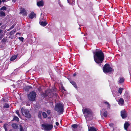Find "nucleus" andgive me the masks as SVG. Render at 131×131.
<instances>
[{"instance_id": "f257e3e1", "label": "nucleus", "mask_w": 131, "mask_h": 131, "mask_svg": "<svg viewBox=\"0 0 131 131\" xmlns=\"http://www.w3.org/2000/svg\"><path fill=\"white\" fill-rule=\"evenodd\" d=\"M93 54L94 61L100 66L104 58V53L101 50H97Z\"/></svg>"}, {"instance_id": "f03ea898", "label": "nucleus", "mask_w": 131, "mask_h": 131, "mask_svg": "<svg viewBox=\"0 0 131 131\" xmlns=\"http://www.w3.org/2000/svg\"><path fill=\"white\" fill-rule=\"evenodd\" d=\"M83 114L86 120L90 121L93 118V114L92 111L90 109L86 108L82 110Z\"/></svg>"}, {"instance_id": "7ed1b4c3", "label": "nucleus", "mask_w": 131, "mask_h": 131, "mask_svg": "<svg viewBox=\"0 0 131 131\" xmlns=\"http://www.w3.org/2000/svg\"><path fill=\"white\" fill-rule=\"evenodd\" d=\"M54 110L58 113L59 115H60L63 113L64 106L62 104L58 103L55 105Z\"/></svg>"}, {"instance_id": "20e7f679", "label": "nucleus", "mask_w": 131, "mask_h": 131, "mask_svg": "<svg viewBox=\"0 0 131 131\" xmlns=\"http://www.w3.org/2000/svg\"><path fill=\"white\" fill-rule=\"evenodd\" d=\"M36 93L34 91H32L28 94L27 96L28 99L30 101H35L36 97Z\"/></svg>"}, {"instance_id": "39448f33", "label": "nucleus", "mask_w": 131, "mask_h": 131, "mask_svg": "<svg viewBox=\"0 0 131 131\" xmlns=\"http://www.w3.org/2000/svg\"><path fill=\"white\" fill-rule=\"evenodd\" d=\"M103 70L105 73H109L112 71V68L110 67L108 64H106L103 67Z\"/></svg>"}, {"instance_id": "423d86ee", "label": "nucleus", "mask_w": 131, "mask_h": 131, "mask_svg": "<svg viewBox=\"0 0 131 131\" xmlns=\"http://www.w3.org/2000/svg\"><path fill=\"white\" fill-rule=\"evenodd\" d=\"M41 125L44 130L47 131L50 130L52 129L53 127L52 125L48 124H42Z\"/></svg>"}, {"instance_id": "0eeeda50", "label": "nucleus", "mask_w": 131, "mask_h": 131, "mask_svg": "<svg viewBox=\"0 0 131 131\" xmlns=\"http://www.w3.org/2000/svg\"><path fill=\"white\" fill-rule=\"evenodd\" d=\"M21 111L22 114L25 117L28 118L31 117V115L30 114L29 111L28 110L25 109L22 107Z\"/></svg>"}, {"instance_id": "6e6552de", "label": "nucleus", "mask_w": 131, "mask_h": 131, "mask_svg": "<svg viewBox=\"0 0 131 131\" xmlns=\"http://www.w3.org/2000/svg\"><path fill=\"white\" fill-rule=\"evenodd\" d=\"M107 112L105 109H103L101 111V117L104 116L105 117H106L107 116Z\"/></svg>"}, {"instance_id": "1a4fd4ad", "label": "nucleus", "mask_w": 131, "mask_h": 131, "mask_svg": "<svg viewBox=\"0 0 131 131\" xmlns=\"http://www.w3.org/2000/svg\"><path fill=\"white\" fill-rule=\"evenodd\" d=\"M121 116L124 119L127 117L126 112L124 110L121 111Z\"/></svg>"}, {"instance_id": "9d476101", "label": "nucleus", "mask_w": 131, "mask_h": 131, "mask_svg": "<svg viewBox=\"0 0 131 131\" xmlns=\"http://www.w3.org/2000/svg\"><path fill=\"white\" fill-rule=\"evenodd\" d=\"M20 13L21 14H23L24 15H27V13L25 10L23 8H22L20 9Z\"/></svg>"}, {"instance_id": "9b49d317", "label": "nucleus", "mask_w": 131, "mask_h": 131, "mask_svg": "<svg viewBox=\"0 0 131 131\" xmlns=\"http://www.w3.org/2000/svg\"><path fill=\"white\" fill-rule=\"evenodd\" d=\"M130 98L129 95L128 93L125 92L124 94V98L126 100H128Z\"/></svg>"}, {"instance_id": "f8f14e48", "label": "nucleus", "mask_w": 131, "mask_h": 131, "mask_svg": "<svg viewBox=\"0 0 131 131\" xmlns=\"http://www.w3.org/2000/svg\"><path fill=\"white\" fill-rule=\"evenodd\" d=\"M37 5L39 6H43V3L42 1H41L39 2H37Z\"/></svg>"}, {"instance_id": "ddd939ff", "label": "nucleus", "mask_w": 131, "mask_h": 131, "mask_svg": "<svg viewBox=\"0 0 131 131\" xmlns=\"http://www.w3.org/2000/svg\"><path fill=\"white\" fill-rule=\"evenodd\" d=\"M39 23L40 25L44 27L46 26L47 24V23L45 21L43 22L41 20L40 21Z\"/></svg>"}, {"instance_id": "4468645a", "label": "nucleus", "mask_w": 131, "mask_h": 131, "mask_svg": "<svg viewBox=\"0 0 131 131\" xmlns=\"http://www.w3.org/2000/svg\"><path fill=\"white\" fill-rule=\"evenodd\" d=\"M118 102L119 105H122L124 103V100L122 98H120Z\"/></svg>"}, {"instance_id": "2eb2a0df", "label": "nucleus", "mask_w": 131, "mask_h": 131, "mask_svg": "<svg viewBox=\"0 0 131 131\" xmlns=\"http://www.w3.org/2000/svg\"><path fill=\"white\" fill-rule=\"evenodd\" d=\"M124 78L122 77H120L119 78V80L118 81V82L119 83H122L124 81Z\"/></svg>"}, {"instance_id": "dca6fc26", "label": "nucleus", "mask_w": 131, "mask_h": 131, "mask_svg": "<svg viewBox=\"0 0 131 131\" xmlns=\"http://www.w3.org/2000/svg\"><path fill=\"white\" fill-rule=\"evenodd\" d=\"M36 16V14H35L33 12H32L29 15V18L32 19L34 17Z\"/></svg>"}, {"instance_id": "f3484780", "label": "nucleus", "mask_w": 131, "mask_h": 131, "mask_svg": "<svg viewBox=\"0 0 131 131\" xmlns=\"http://www.w3.org/2000/svg\"><path fill=\"white\" fill-rule=\"evenodd\" d=\"M129 125L130 124L128 122L125 123L124 125L125 129L126 130L127 129Z\"/></svg>"}, {"instance_id": "a211bd4d", "label": "nucleus", "mask_w": 131, "mask_h": 131, "mask_svg": "<svg viewBox=\"0 0 131 131\" xmlns=\"http://www.w3.org/2000/svg\"><path fill=\"white\" fill-rule=\"evenodd\" d=\"M12 127L14 129H18V127L17 125L16 124H12Z\"/></svg>"}, {"instance_id": "6ab92c4d", "label": "nucleus", "mask_w": 131, "mask_h": 131, "mask_svg": "<svg viewBox=\"0 0 131 131\" xmlns=\"http://www.w3.org/2000/svg\"><path fill=\"white\" fill-rule=\"evenodd\" d=\"M17 57V55H14L11 57L10 58V60L11 61H13L15 60Z\"/></svg>"}, {"instance_id": "aec40b11", "label": "nucleus", "mask_w": 131, "mask_h": 131, "mask_svg": "<svg viewBox=\"0 0 131 131\" xmlns=\"http://www.w3.org/2000/svg\"><path fill=\"white\" fill-rule=\"evenodd\" d=\"M70 83L75 88H77V86L76 84V83L74 81H70Z\"/></svg>"}, {"instance_id": "412c9836", "label": "nucleus", "mask_w": 131, "mask_h": 131, "mask_svg": "<svg viewBox=\"0 0 131 131\" xmlns=\"http://www.w3.org/2000/svg\"><path fill=\"white\" fill-rule=\"evenodd\" d=\"M89 131H96V129L92 127H90L89 129Z\"/></svg>"}, {"instance_id": "4be33fe9", "label": "nucleus", "mask_w": 131, "mask_h": 131, "mask_svg": "<svg viewBox=\"0 0 131 131\" xmlns=\"http://www.w3.org/2000/svg\"><path fill=\"white\" fill-rule=\"evenodd\" d=\"M16 31V29H14L13 30L11 31L9 33L10 35H12L14 34Z\"/></svg>"}, {"instance_id": "5701e85b", "label": "nucleus", "mask_w": 131, "mask_h": 131, "mask_svg": "<svg viewBox=\"0 0 131 131\" xmlns=\"http://www.w3.org/2000/svg\"><path fill=\"white\" fill-rule=\"evenodd\" d=\"M32 88V87L30 86H27L25 87V89L27 91H28L29 89Z\"/></svg>"}, {"instance_id": "b1692460", "label": "nucleus", "mask_w": 131, "mask_h": 131, "mask_svg": "<svg viewBox=\"0 0 131 131\" xmlns=\"http://www.w3.org/2000/svg\"><path fill=\"white\" fill-rule=\"evenodd\" d=\"M123 90V88H120L118 90V93L121 94L122 93Z\"/></svg>"}, {"instance_id": "393cba45", "label": "nucleus", "mask_w": 131, "mask_h": 131, "mask_svg": "<svg viewBox=\"0 0 131 131\" xmlns=\"http://www.w3.org/2000/svg\"><path fill=\"white\" fill-rule=\"evenodd\" d=\"M12 121H19V118L17 117L14 116Z\"/></svg>"}, {"instance_id": "a878e982", "label": "nucleus", "mask_w": 131, "mask_h": 131, "mask_svg": "<svg viewBox=\"0 0 131 131\" xmlns=\"http://www.w3.org/2000/svg\"><path fill=\"white\" fill-rule=\"evenodd\" d=\"M0 16H5V12L1 11L0 12Z\"/></svg>"}, {"instance_id": "bb28decb", "label": "nucleus", "mask_w": 131, "mask_h": 131, "mask_svg": "<svg viewBox=\"0 0 131 131\" xmlns=\"http://www.w3.org/2000/svg\"><path fill=\"white\" fill-rule=\"evenodd\" d=\"M78 126V125L76 124H74L72 126V127L74 129L77 128Z\"/></svg>"}, {"instance_id": "cd10ccee", "label": "nucleus", "mask_w": 131, "mask_h": 131, "mask_svg": "<svg viewBox=\"0 0 131 131\" xmlns=\"http://www.w3.org/2000/svg\"><path fill=\"white\" fill-rule=\"evenodd\" d=\"M42 114L44 117L46 118L47 117V114L46 113L43 112Z\"/></svg>"}, {"instance_id": "c85d7f7f", "label": "nucleus", "mask_w": 131, "mask_h": 131, "mask_svg": "<svg viewBox=\"0 0 131 131\" xmlns=\"http://www.w3.org/2000/svg\"><path fill=\"white\" fill-rule=\"evenodd\" d=\"M19 127L20 131H24V130L21 125H19Z\"/></svg>"}, {"instance_id": "c756f323", "label": "nucleus", "mask_w": 131, "mask_h": 131, "mask_svg": "<svg viewBox=\"0 0 131 131\" xmlns=\"http://www.w3.org/2000/svg\"><path fill=\"white\" fill-rule=\"evenodd\" d=\"M104 103H105V104H106V105L107 106V107L108 108L110 107V104H109V103L107 101H105L104 102Z\"/></svg>"}, {"instance_id": "7c9ffc66", "label": "nucleus", "mask_w": 131, "mask_h": 131, "mask_svg": "<svg viewBox=\"0 0 131 131\" xmlns=\"http://www.w3.org/2000/svg\"><path fill=\"white\" fill-rule=\"evenodd\" d=\"M4 107L5 108H8L9 107V104L6 103H5L4 105Z\"/></svg>"}, {"instance_id": "2f4dec72", "label": "nucleus", "mask_w": 131, "mask_h": 131, "mask_svg": "<svg viewBox=\"0 0 131 131\" xmlns=\"http://www.w3.org/2000/svg\"><path fill=\"white\" fill-rule=\"evenodd\" d=\"M6 9V7L5 6H3L1 8L0 10H5Z\"/></svg>"}, {"instance_id": "473e14b6", "label": "nucleus", "mask_w": 131, "mask_h": 131, "mask_svg": "<svg viewBox=\"0 0 131 131\" xmlns=\"http://www.w3.org/2000/svg\"><path fill=\"white\" fill-rule=\"evenodd\" d=\"M7 39L5 38H4L2 40V41L3 42H5L7 41Z\"/></svg>"}, {"instance_id": "72a5a7b5", "label": "nucleus", "mask_w": 131, "mask_h": 131, "mask_svg": "<svg viewBox=\"0 0 131 131\" xmlns=\"http://www.w3.org/2000/svg\"><path fill=\"white\" fill-rule=\"evenodd\" d=\"M15 26V25H14V24H13V25H12L10 27V28L9 29V30H10V29H13V28Z\"/></svg>"}, {"instance_id": "f704fd0d", "label": "nucleus", "mask_w": 131, "mask_h": 131, "mask_svg": "<svg viewBox=\"0 0 131 131\" xmlns=\"http://www.w3.org/2000/svg\"><path fill=\"white\" fill-rule=\"evenodd\" d=\"M46 112L48 114H50L51 113V111L50 110H47Z\"/></svg>"}, {"instance_id": "c9c22d12", "label": "nucleus", "mask_w": 131, "mask_h": 131, "mask_svg": "<svg viewBox=\"0 0 131 131\" xmlns=\"http://www.w3.org/2000/svg\"><path fill=\"white\" fill-rule=\"evenodd\" d=\"M16 114L18 115V116L19 117L20 116V114L19 113V112L18 110H17L16 111Z\"/></svg>"}, {"instance_id": "e433bc0d", "label": "nucleus", "mask_w": 131, "mask_h": 131, "mask_svg": "<svg viewBox=\"0 0 131 131\" xmlns=\"http://www.w3.org/2000/svg\"><path fill=\"white\" fill-rule=\"evenodd\" d=\"M20 40L23 41L24 39V38L23 37H19L18 38Z\"/></svg>"}, {"instance_id": "4c0bfd02", "label": "nucleus", "mask_w": 131, "mask_h": 131, "mask_svg": "<svg viewBox=\"0 0 131 131\" xmlns=\"http://www.w3.org/2000/svg\"><path fill=\"white\" fill-rule=\"evenodd\" d=\"M4 128L5 129V131H6L7 129V128L6 127V125L5 124L4 125Z\"/></svg>"}, {"instance_id": "58836bf2", "label": "nucleus", "mask_w": 131, "mask_h": 131, "mask_svg": "<svg viewBox=\"0 0 131 131\" xmlns=\"http://www.w3.org/2000/svg\"><path fill=\"white\" fill-rule=\"evenodd\" d=\"M114 125V124L112 123H111L109 124V125L111 127H113Z\"/></svg>"}, {"instance_id": "ea45409f", "label": "nucleus", "mask_w": 131, "mask_h": 131, "mask_svg": "<svg viewBox=\"0 0 131 131\" xmlns=\"http://www.w3.org/2000/svg\"><path fill=\"white\" fill-rule=\"evenodd\" d=\"M61 88H62V90H64V91H66L65 89H64V87L63 86H62V87H61Z\"/></svg>"}, {"instance_id": "a19ab883", "label": "nucleus", "mask_w": 131, "mask_h": 131, "mask_svg": "<svg viewBox=\"0 0 131 131\" xmlns=\"http://www.w3.org/2000/svg\"><path fill=\"white\" fill-rule=\"evenodd\" d=\"M56 124L57 126H58L59 125V123L58 122H56Z\"/></svg>"}, {"instance_id": "79ce46f5", "label": "nucleus", "mask_w": 131, "mask_h": 131, "mask_svg": "<svg viewBox=\"0 0 131 131\" xmlns=\"http://www.w3.org/2000/svg\"><path fill=\"white\" fill-rule=\"evenodd\" d=\"M3 32V30L2 29H0V34L2 33Z\"/></svg>"}, {"instance_id": "37998d69", "label": "nucleus", "mask_w": 131, "mask_h": 131, "mask_svg": "<svg viewBox=\"0 0 131 131\" xmlns=\"http://www.w3.org/2000/svg\"><path fill=\"white\" fill-rule=\"evenodd\" d=\"M2 38V35H0V39H1Z\"/></svg>"}, {"instance_id": "c03bdc74", "label": "nucleus", "mask_w": 131, "mask_h": 131, "mask_svg": "<svg viewBox=\"0 0 131 131\" xmlns=\"http://www.w3.org/2000/svg\"><path fill=\"white\" fill-rule=\"evenodd\" d=\"M12 0V1L14 2H15L16 1V0Z\"/></svg>"}, {"instance_id": "a18cd8bd", "label": "nucleus", "mask_w": 131, "mask_h": 131, "mask_svg": "<svg viewBox=\"0 0 131 131\" xmlns=\"http://www.w3.org/2000/svg\"><path fill=\"white\" fill-rule=\"evenodd\" d=\"M76 75V74L75 73H74L73 74V75L74 77H75V76Z\"/></svg>"}, {"instance_id": "49530a36", "label": "nucleus", "mask_w": 131, "mask_h": 131, "mask_svg": "<svg viewBox=\"0 0 131 131\" xmlns=\"http://www.w3.org/2000/svg\"><path fill=\"white\" fill-rule=\"evenodd\" d=\"M68 3H69V4H70V2L69 0H68Z\"/></svg>"}, {"instance_id": "de8ad7c7", "label": "nucleus", "mask_w": 131, "mask_h": 131, "mask_svg": "<svg viewBox=\"0 0 131 131\" xmlns=\"http://www.w3.org/2000/svg\"><path fill=\"white\" fill-rule=\"evenodd\" d=\"M20 34V33H18V32H17L16 33V35H17V34Z\"/></svg>"}, {"instance_id": "09e8293b", "label": "nucleus", "mask_w": 131, "mask_h": 131, "mask_svg": "<svg viewBox=\"0 0 131 131\" xmlns=\"http://www.w3.org/2000/svg\"><path fill=\"white\" fill-rule=\"evenodd\" d=\"M6 0H2V2H4Z\"/></svg>"}, {"instance_id": "8fccbe9b", "label": "nucleus", "mask_w": 131, "mask_h": 131, "mask_svg": "<svg viewBox=\"0 0 131 131\" xmlns=\"http://www.w3.org/2000/svg\"><path fill=\"white\" fill-rule=\"evenodd\" d=\"M2 3V1L1 0H0V5Z\"/></svg>"}, {"instance_id": "3c124183", "label": "nucleus", "mask_w": 131, "mask_h": 131, "mask_svg": "<svg viewBox=\"0 0 131 131\" xmlns=\"http://www.w3.org/2000/svg\"><path fill=\"white\" fill-rule=\"evenodd\" d=\"M2 24V23H0V26Z\"/></svg>"}, {"instance_id": "603ef678", "label": "nucleus", "mask_w": 131, "mask_h": 131, "mask_svg": "<svg viewBox=\"0 0 131 131\" xmlns=\"http://www.w3.org/2000/svg\"><path fill=\"white\" fill-rule=\"evenodd\" d=\"M38 116H41V115L40 114V115H38Z\"/></svg>"}, {"instance_id": "864d4df0", "label": "nucleus", "mask_w": 131, "mask_h": 131, "mask_svg": "<svg viewBox=\"0 0 131 131\" xmlns=\"http://www.w3.org/2000/svg\"><path fill=\"white\" fill-rule=\"evenodd\" d=\"M2 122V121H0V123Z\"/></svg>"}, {"instance_id": "5fc2aeb1", "label": "nucleus", "mask_w": 131, "mask_h": 131, "mask_svg": "<svg viewBox=\"0 0 131 131\" xmlns=\"http://www.w3.org/2000/svg\"><path fill=\"white\" fill-rule=\"evenodd\" d=\"M42 13H41V15H42Z\"/></svg>"}, {"instance_id": "6e6d98bb", "label": "nucleus", "mask_w": 131, "mask_h": 131, "mask_svg": "<svg viewBox=\"0 0 131 131\" xmlns=\"http://www.w3.org/2000/svg\"><path fill=\"white\" fill-rule=\"evenodd\" d=\"M9 131H12V130H9Z\"/></svg>"}, {"instance_id": "4d7b16f0", "label": "nucleus", "mask_w": 131, "mask_h": 131, "mask_svg": "<svg viewBox=\"0 0 131 131\" xmlns=\"http://www.w3.org/2000/svg\"><path fill=\"white\" fill-rule=\"evenodd\" d=\"M72 130H73V131H74V129H72Z\"/></svg>"}, {"instance_id": "13d9d810", "label": "nucleus", "mask_w": 131, "mask_h": 131, "mask_svg": "<svg viewBox=\"0 0 131 131\" xmlns=\"http://www.w3.org/2000/svg\"><path fill=\"white\" fill-rule=\"evenodd\" d=\"M85 34H84V36H85Z\"/></svg>"}]
</instances>
